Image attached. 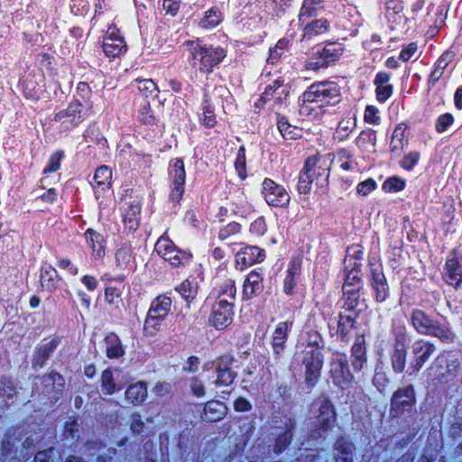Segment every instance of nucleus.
Returning <instances> with one entry per match:
<instances>
[{"label": "nucleus", "instance_id": "obj_1", "mask_svg": "<svg viewBox=\"0 0 462 462\" xmlns=\"http://www.w3.org/2000/svg\"><path fill=\"white\" fill-rule=\"evenodd\" d=\"M235 358L231 356H223L212 363L204 365L203 372L190 380V390L197 397H203L207 393L225 391V387L230 385L236 376L233 371Z\"/></svg>", "mask_w": 462, "mask_h": 462}, {"label": "nucleus", "instance_id": "obj_2", "mask_svg": "<svg viewBox=\"0 0 462 462\" xmlns=\"http://www.w3.org/2000/svg\"><path fill=\"white\" fill-rule=\"evenodd\" d=\"M339 94V88L333 82L324 81L312 84L300 97V114L317 117L324 106L338 102Z\"/></svg>", "mask_w": 462, "mask_h": 462}, {"label": "nucleus", "instance_id": "obj_3", "mask_svg": "<svg viewBox=\"0 0 462 462\" xmlns=\"http://www.w3.org/2000/svg\"><path fill=\"white\" fill-rule=\"evenodd\" d=\"M191 46L190 51L194 66H198L204 72L210 71L226 56L225 51L219 47H207L199 43H192Z\"/></svg>", "mask_w": 462, "mask_h": 462}, {"label": "nucleus", "instance_id": "obj_4", "mask_svg": "<svg viewBox=\"0 0 462 462\" xmlns=\"http://www.w3.org/2000/svg\"><path fill=\"white\" fill-rule=\"evenodd\" d=\"M459 365L460 362L453 355L441 354L435 359L430 370L438 380L448 383L457 376Z\"/></svg>", "mask_w": 462, "mask_h": 462}, {"label": "nucleus", "instance_id": "obj_5", "mask_svg": "<svg viewBox=\"0 0 462 462\" xmlns=\"http://www.w3.org/2000/svg\"><path fill=\"white\" fill-rule=\"evenodd\" d=\"M233 303L227 299L217 300L213 305L208 321L217 329H224L233 320Z\"/></svg>", "mask_w": 462, "mask_h": 462}, {"label": "nucleus", "instance_id": "obj_6", "mask_svg": "<svg viewBox=\"0 0 462 462\" xmlns=\"http://www.w3.org/2000/svg\"><path fill=\"white\" fill-rule=\"evenodd\" d=\"M263 195L265 201L273 207H286L290 203V195L286 189L270 179L263 182Z\"/></svg>", "mask_w": 462, "mask_h": 462}, {"label": "nucleus", "instance_id": "obj_7", "mask_svg": "<svg viewBox=\"0 0 462 462\" xmlns=\"http://www.w3.org/2000/svg\"><path fill=\"white\" fill-rule=\"evenodd\" d=\"M103 50L108 58H116L127 50L124 37L116 27H109L103 40Z\"/></svg>", "mask_w": 462, "mask_h": 462}, {"label": "nucleus", "instance_id": "obj_8", "mask_svg": "<svg viewBox=\"0 0 462 462\" xmlns=\"http://www.w3.org/2000/svg\"><path fill=\"white\" fill-rule=\"evenodd\" d=\"M81 108V103L74 101L65 110L55 114L54 121L60 123L63 130H69L83 121Z\"/></svg>", "mask_w": 462, "mask_h": 462}, {"label": "nucleus", "instance_id": "obj_9", "mask_svg": "<svg viewBox=\"0 0 462 462\" xmlns=\"http://www.w3.org/2000/svg\"><path fill=\"white\" fill-rule=\"evenodd\" d=\"M154 248L159 255L173 266L180 265L184 258H188L185 253L178 251L173 243L165 236L157 240Z\"/></svg>", "mask_w": 462, "mask_h": 462}, {"label": "nucleus", "instance_id": "obj_10", "mask_svg": "<svg viewBox=\"0 0 462 462\" xmlns=\"http://www.w3.org/2000/svg\"><path fill=\"white\" fill-rule=\"evenodd\" d=\"M415 402L414 392L411 386L398 390L392 398V413L398 416L404 411L410 410Z\"/></svg>", "mask_w": 462, "mask_h": 462}, {"label": "nucleus", "instance_id": "obj_11", "mask_svg": "<svg viewBox=\"0 0 462 462\" xmlns=\"http://www.w3.org/2000/svg\"><path fill=\"white\" fill-rule=\"evenodd\" d=\"M318 162L317 158H309L307 160L304 170L299 176L298 190L300 193H309L315 177L321 175L319 171L320 167H317Z\"/></svg>", "mask_w": 462, "mask_h": 462}, {"label": "nucleus", "instance_id": "obj_12", "mask_svg": "<svg viewBox=\"0 0 462 462\" xmlns=\"http://www.w3.org/2000/svg\"><path fill=\"white\" fill-rule=\"evenodd\" d=\"M435 346L430 342L419 340L412 345L413 361L411 366L414 370L419 371L434 353Z\"/></svg>", "mask_w": 462, "mask_h": 462}, {"label": "nucleus", "instance_id": "obj_13", "mask_svg": "<svg viewBox=\"0 0 462 462\" xmlns=\"http://www.w3.org/2000/svg\"><path fill=\"white\" fill-rule=\"evenodd\" d=\"M330 372L336 383L341 387H344V384H347L353 379L346 360L340 356H337L332 361Z\"/></svg>", "mask_w": 462, "mask_h": 462}, {"label": "nucleus", "instance_id": "obj_14", "mask_svg": "<svg viewBox=\"0 0 462 462\" xmlns=\"http://www.w3.org/2000/svg\"><path fill=\"white\" fill-rule=\"evenodd\" d=\"M408 337L405 334L396 336L394 352L392 356V365L395 371L402 372L406 363V348Z\"/></svg>", "mask_w": 462, "mask_h": 462}, {"label": "nucleus", "instance_id": "obj_15", "mask_svg": "<svg viewBox=\"0 0 462 462\" xmlns=\"http://www.w3.org/2000/svg\"><path fill=\"white\" fill-rule=\"evenodd\" d=\"M173 178V190L171 193V197L173 200L179 201L183 194L184 188L183 185L185 183L186 172L184 168V162L180 159H177L174 165L173 170L171 171Z\"/></svg>", "mask_w": 462, "mask_h": 462}, {"label": "nucleus", "instance_id": "obj_16", "mask_svg": "<svg viewBox=\"0 0 462 462\" xmlns=\"http://www.w3.org/2000/svg\"><path fill=\"white\" fill-rule=\"evenodd\" d=\"M329 28V23L326 19H318L306 24L304 33L301 38L303 43L316 41L319 37L325 34Z\"/></svg>", "mask_w": 462, "mask_h": 462}, {"label": "nucleus", "instance_id": "obj_17", "mask_svg": "<svg viewBox=\"0 0 462 462\" xmlns=\"http://www.w3.org/2000/svg\"><path fill=\"white\" fill-rule=\"evenodd\" d=\"M446 267L448 283L457 288L462 282V259L454 256L447 261Z\"/></svg>", "mask_w": 462, "mask_h": 462}, {"label": "nucleus", "instance_id": "obj_18", "mask_svg": "<svg viewBox=\"0 0 462 462\" xmlns=\"http://www.w3.org/2000/svg\"><path fill=\"white\" fill-rule=\"evenodd\" d=\"M227 411L226 406L219 401H209L205 404L203 420L208 421H217L223 419Z\"/></svg>", "mask_w": 462, "mask_h": 462}, {"label": "nucleus", "instance_id": "obj_19", "mask_svg": "<svg viewBox=\"0 0 462 462\" xmlns=\"http://www.w3.org/2000/svg\"><path fill=\"white\" fill-rule=\"evenodd\" d=\"M161 110L160 105L152 106L150 103L143 104L138 111V120L143 125H154L159 122Z\"/></svg>", "mask_w": 462, "mask_h": 462}, {"label": "nucleus", "instance_id": "obj_20", "mask_svg": "<svg viewBox=\"0 0 462 462\" xmlns=\"http://www.w3.org/2000/svg\"><path fill=\"white\" fill-rule=\"evenodd\" d=\"M291 328V322H279L273 333V348L276 354L281 353L284 349V345L288 337V332Z\"/></svg>", "mask_w": 462, "mask_h": 462}, {"label": "nucleus", "instance_id": "obj_21", "mask_svg": "<svg viewBox=\"0 0 462 462\" xmlns=\"http://www.w3.org/2000/svg\"><path fill=\"white\" fill-rule=\"evenodd\" d=\"M147 387L143 382H137L129 385L125 393L126 401L134 405L143 402L147 398Z\"/></svg>", "mask_w": 462, "mask_h": 462}, {"label": "nucleus", "instance_id": "obj_22", "mask_svg": "<svg viewBox=\"0 0 462 462\" xmlns=\"http://www.w3.org/2000/svg\"><path fill=\"white\" fill-rule=\"evenodd\" d=\"M126 206L124 208V224L129 230H135L140 222V204L137 200H133L127 202Z\"/></svg>", "mask_w": 462, "mask_h": 462}, {"label": "nucleus", "instance_id": "obj_23", "mask_svg": "<svg viewBox=\"0 0 462 462\" xmlns=\"http://www.w3.org/2000/svg\"><path fill=\"white\" fill-rule=\"evenodd\" d=\"M390 75L385 72L377 74L374 79L376 86V97L380 102H384L393 93V87L389 84Z\"/></svg>", "mask_w": 462, "mask_h": 462}, {"label": "nucleus", "instance_id": "obj_24", "mask_svg": "<svg viewBox=\"0 0 462 462\" xmlns=\"http://www.w3.org/2000/svg\"><path fill=\"white\" fill-rule=\"evenodd\" d=\"M263 279L256 272H251L243 285V293L245 298L249 299L259 293L263 290Z\"/></svg>", "mask_w": 462, "mask_h": 462}, {"label": "nucleus", "instance_id": "obj_25", "mask_svg": "<svg viewBox=\"0 0 462 462\" xmlns=\"http://www.w3.org/2000/svg\"><path fill=\"white\" fill-rule=\"evenodd\" d=\"M171 300L169 297L159 296L152 303L148 312L158 318L164 319L171 310Z\"/></svg>", "mask_w": 462, "mask_h": 462}, {"label": "nucleus", "instance_id": "obj_26", "mask_svg": "<svg viewBox=\"0 0 462 462\" xmlns=\"http://www.w3.org/2000/svg\"><path fill=\"white\" fill-rule=\"evenodd\" d=\"M116 264L120 269H133L132 248L129 245H125L116 251Z\"/></svg>", "mask_w": 462, "mask_h": 462}, {"label": "nucleus", "instance_id": "obj_27", "mask_svg": "<svg viewBox=\"0 0 462 462\" xmlns=\"http://www.w3.org/2000/svg\"><path fill=\"white\" fill-rule=\"evenodd\" d=\"M411 322L414 328L421 334H427L430 327L434 322L423 311L416 310L412 312Z\"/></svg>", "mask_w": 462, "mask_h": 462}, {"label": "nucleus", "instance_id": "obj_28", "mask_svg": "<svg viewBox=\"0 0 462 462\" xmlns=\"http://www.w3.org/2000/svg\"><path fill=\"white\" fill-rule=\"evenodd\" d=\"M86 238L89 245L92 247L96 256L100 258L104 255L103 237L95 230L89 228L86 231Z\"/></svg>", "mask_w": 462, "mask_h": 462}, {"label": "nucleus", "instance_id": "obj_29", "mask_svg": "<svg viewBox=\"0 0 462 462\" xmlns=\"http://www.w3.org/2000/svg\"><path fill=\"white\" fill-rule=\"evenodd\" d=\"M427 334L434 336L445 343L452 342L455 337L454 334L448 328L435 321L432 323L431 327H430Z\"/></svg>", "mask_w": 462, "mask_h": 462}, {"label": "nucleus", "instance_id": "obj_30", "mask_svg": "<svg viewBox=\"0 0 462 462\" xmlns=\"http://www.w3.org/2000/svg\"><path fill=\"white\" fill-rule=\"evenodd\" d=\"M106 355L110 358H117L124 354L123 347L116 335H109L106 337Z\"/></svg>", "mask_w": 462, "mask_h": 462}, {"label": "nucleus", "instance_id": "obj_31", "mask_svg": "<svg viewBox=\"0 0 462 462\" xmlns=\"http://www.w3.org/2000/svg\"><path fill=\"white\" fill-rule=\"evenodd\" d=\"M55 346L56 344L53 341H51L40 346L33 358L32 366L34 368L42 367L45 360L49 357L50 354L55 348Z\"/></svg>", "mask_w": 462, "mask_h": 462}, {"label": "nucleus", "instance_id": "obj_32", "mask_svg": "<svg viewBox=\"0 0 462 462\" xmlns=\"http://www.w3.org/2000/svg\"><path fill=\"white\" fill-rule=\"evenodd\" d=\"M322 0H304L300 10L299 19L304 22V18L312 17L317 14L318 9L321 6Z\"/></svg>", "mask_w": 462, "mask_h": 462}, {"label": "nucleus", "instance_id": "obj_33", "mask_svg": "<svg viewBox=\"0 0 462 462\" xmlns=\"http://www.w3.org/2000/svg\"><path fill=\"white\" fill-rule=\"evenodd\" d=\"M278 129L286 139L294 140L301 135V129L290 125L285 119H280L278 121Z\"/></svg>", "mask_w": 462, "mask_h": 462}, {"label": "nucleus", "instance_id": "obj_34", "mask_svg": "<svg viewBox=\"0 0 462 462\" xmlns=\"http://www.w3.org/2000/svg\"><path fill=\"white\" fill-rule=\"evenodd\" d=\"M101 389L102 392L106 394H113L116 390V383L115 382V378L110 370L106 369L102 373L101 375ZM120 389V387H118Z\"/></svg>", "mask_w": 462, "mask_h": 462}, {"label": "nucleus", "instance_id": "obj_35", "mask_svg": "<svg viewBox=\"0 0 462 462\" xmlns=\"http://www.w3.org/2000/svg\"><path fill=\"white\" fill-rule=\"evenodd\" d=\"M222 21L221 14L216 9H210L205 13L204 18L200 21V26L203 28L214 27Z\"/></svg>", "mask_w": 462, "mask_h": 462}, {"label": "nucleus", "instance_id": "obj_36", "mask_svg": "<svg viewBox=\"0 0 462 462\" xmlns=\"http://www.w3.org/2000/svg\"><path fill=\"white\" fill-rule=\"evenodd\" d=\"M405 128L399 125L393 131L391 142V151L395 152L403 149L405 144L404 139Z\"/></svg>", "mask_w": 462, "mask_h": 462}, {"label": "nucleus", "instance_id": "obj_37", "mask_svg": "<svg viewBox=\"0 0 462 462\" xmlns=\"http://www.w3.org/2000/svg\"><path fill=\"white\" fill-rule=\"evenodd\" d=\"M162 319H163L158 318L155 315H152V313L148 312L143 325L145 333L150 336H154L160 329L161 322Z\"/></svg>", "mask_w": 462, "mask_h": 462}, {"label": "nucleus", "instance_id": "obj_38", "mask_svg": "<svg viewBox=\"0 0 462 462\" xmlns=\"http://www.w3.org/2000/svg\"><path fill=\"white\" fill-rule=\"evenodd\" d=\"M58 277L55 269L49 268L44 270L41 275V283L47 290H52L56 287V279Z\"/></svg>", "mask_w": 462, "mask_h": 462}, {"label": "nucleus", "instance_id": "obj_39", "mask_svg": "<svg viewBox=\"0 0 462 462\" xmlns=\"http://www.w3.org/2000/svg\"><path fill=\"white\" fill-rule=\"evenodd\" d=\"M234 206V213L236 215L241 216L242 217H245L252 211L251 204L244 196H239L236 198Z\"/></svg>", "mask_w": 462, "mask_h": 462}, {"label": "nucleus", "instance_id": "obj_40", "mask_svg": "<svg viewBox=\"0 0 462 462\" xmlns=\"http://www.w3.org/2000/svg\"><path fill=\"white\" fill-rule=\"evenodd\" d=\"M177 291L184 299L193 300L197 295V285L186 280L177 288Z\"/></svg>", "mask_w": 462, "mask_h": 462}, {"label": "nucleus", "instance_id": "obj_41", "mask_svg": "<svg viewBox=\"0 0 462 462\" xmlns=\"http://www.w3.org/2000/svg\"><path fill=\"white\" fill-rule=\"evenodd\" d=\"M112 179V171L107 166L99 167L94 176V180L97 185H109Z\"/></svg>", "mask_w": 462, "mask_h": 462}, {"label": "nucleus", "instance_id": "obj_42", "mask_svg": "<svg viewBox=\"0 0 462 462\" xmlns=\"http://www.w3.org/2000/svg\"><path fill=\"white\" fill-rule=\"evenodd\" d=\"M404 186V180L398 177H392L384 181L383 189L386 192H396L403 189Z\"/></svg>", "mask_w": 462, "mask_h": 462}, {"label": "nucleus", "instance_id": "obj_43", "mask_svg": "<svg viewBox=\"0 0 462 462\" xmlns=\"http://www.w3.org/2000/svg\"><path fill=\"white\" fill-rule=\"evenodd\" d=\"M236 291L234 281L228 280L221 286L217 300L227 299V300L230 301V300L235 299Z\"/></svg>", "mask_w": 462, "mask_h": 462}, {"label": "nucleus", "instance_id": "obj_44", "mask_svg": "<svg viewBox=\"0 0 462 462\" xmlns=\"http://www.w3.org/2000/svg\"><path fill=\"white\" fill-rule=\"evenodd\" d=\"M106 300L112 305L118 306L122 301L121 291L116 287H106L105 291Z\"/></svg>", "mask_w": 462, "mask_h": 462}, {"label": "nucleus", "instance_id": "obj_45", "mask_svg": "<svg viewBox=\"0 0 462 462\" xmlns=\"http://www.w3.org/2000/svg\"><path fill=\"white\" fill-rule=\"evenodd\" d=\"M137 88L145 96L152 95L157 90L155 83L150 79L137 80Z\"/></svg>", "mask_w": 462, "mask_h": 462}, {"label": "nucleus", "instance_id": "obj_46", "mask_svg": "<svg viewBox=\"0 0 462 462\" xmlns=\"http://www.w3.org/2000/svg\"><path fill=\"white\" fill-rule=\"evenodd\" d=\"M377 187V184L374 180L367 179L362 182H360L356 187L357 194L361 196H367L370 192L374 190Z\"/></svg>", "mask_w": 462, "mask_h": 462}, {"label": "nucleus", "instance_id": "obj_47", "mask_svg": "<svg viewBox=\"0 0 462 462\" xmlns=\"http://www.w3.org/2000/svg\"><path fill=\"white\" fill-rule=\"evenodd\" d=\"M274 84L276 85L273 93V99L275 102H282L283 98H285L289 93V90L286 86H283V81L280 79H275Z\"/></svg>", "mask_w": 462, "mask_h": 462}, {"label": "nucleus", "instance_id": "obj_48", "mask_svg": "<svg viewBox=\"0 0 462 462\" xmlns=\"http://www.w3.org/2000/svg\"><path fill=\"white\" fill-rule=\"evenodd\" d=\"M63 156L62 152H54L51 158L48 165L44 169V173L56 171L60 166V160Z\"/></svg>", "mask_w": 462, "mask_h": 462}, {"label": "nucleus", "instance_id": "obj_49", "mask_svg": "<svg viewBox=\"0 0 462 462\" xmlns=\"http://www.w3.org/2000/svg\"><path fill=\"white\" fill-rule=\"evenodd\" d=\"M236 170L240 176V178H245V154L244 147H241L238 151L236 162Z\"/></svg>", "mask_w": 462, "mask_h": 462}, {"label": "nucleus", "instance_id": "obj_50", "mask_svg": "<svg viewBox=\"0 0 462 462\" xmlns=\"http://www.w3.org/2000/svg\"><path fill=\"white\" fill-rule=\"evenodd\" d=\"M295 274L296 269L291 268L289 270L286 278L284 279L283 290L284 292L288 295L291 294L293 291V288L295 286Z\"/></svg>", "mask_w": 462, "mask_h": 462}, {"label": "nucleus", "instance_id": "obj_51", "mask_svg": "<svg viewBox=\"0 0 462 462\" xmlns=\"http://www.w3.org/2000/svg\"><path fill=\"white\" fill-rule=\"evenodd\" d=\"M420 159V152H412L404 156L402 160L401 164L405 170H411L413 166L418 162Z\"/></svg>", "mask_w": 462, "mask_h": 462}, {"label": "nucleus", "instance_id": "obj_52", "mask_svg": "<svg viewBox=\"0 0 462 462\" xmlns=\"http://www.w3.org/2000/svg\"><path fill=\"white\" fill-rule=\"evenodd\" d=\"M288 41L282 39L280 40L276 45L270 50L269 60L273 63L281 56L282 51L287 47Z\"/></svg>", "mask_w": 462, "mask_h": 462}, {"label": "nucleus", "instance_id": "obj_53", "mask_svg": "<svg viewBox=\"0 0 462 462\" xmlns=\"http://www.w3.org/2000/svg\"><path fill=\"white\" fill-rule=\"evenodd\" d=\"M201 123L208 128H212L216 125L217 120L215 118L214 111L209 107L205 108Z\"/></svg>", "mask_w": 462, "mask_h": 462}, {"label": "nucleus", "instance_id": "obj_54", "mask_svg": "<svg viewBox=\"0 0 462 462\" xmlns=\"http://www.w3.org/2000/svg\"><path fill=\"white\" fill-rule=\"evenodd\" d=\"M453 123V116L450 114H445L439 116L436 130L439 133L444 132Z\"/></svg>", "mask_w": 462, "mask_h": 462}, {"label": "nucleus", "instance_id": "obj_55", "mask_svg": "<svg viewBox=\"0 0 462 462\" xmlns=\"http://www.w3.org/2000/svg\"><path fill=\"white\" fill-rule=\"evenodd\" d=\"M239 230H240V225L239 224H237L236 222L229 223L224 229H222L220 231L219 237L221 239H226L231 234L238 233Z\"/></svg>", "mask_w": 462, "mask_h": 462}, {"label": "nucleus", "instance_id": "obj_56", "mask_svg": "<svg viewBox=\"0 0 462 462\" xmlns=\"http://www.w3.org/2000/svg\"><path fill=\"white\" fill-rule=\"evenodd\" d=\"M417 51V44L410 43L400 53V59L403 61L409 60Z\"/></svg>", "mask_w": 462, "mask_h": 462}, {"label": "nucleus", "instance_id": "obj_57", "mask_svg": "<svg viewBox=\"0 0 462 462\" xmlns=\"http://www.w3.org/2000/svg\"><path fill=\"white\" fill-rule=\"evenodd\" d=\"M374 139V136L373 134L363 132L357 137L356 144L359 148H365L366 144L368 143H372V144L374 145V143H373Z\"/></svg>", "mask_w": 462, "mask_h": 462}, {"label": "nucleus", "instance_id": "obj_58", "mask_svg": "<svg viewBox=\"0 0 462 462\" xmlns=\"http://www.w3.org/2000/svg\"><path fill=\"white\" fill-rule=\"evenodd\" d=\"M320 55L323 60L328 61L327 60L328 58L334 59L335 57H337L338 51H337L335 45L333 43H330L324 48Z\"/></svg>", "mask_w": 462, "mask_h": 462}, {"label": "nucleus", "instance_id": "obj_59", "mask_svg": "<svg viewBox=\"0 0 462 462\" xmlns=\"http://www.w3.org/2000/svg\"><path fill=\"white\" fill-rule=\"evenodd\" d=\"M240 261L244 265H251L254 263L258 262V257L249 256L247 255V253L241 251L236 255V263H239Z\"/></svg>", "mask_w": 462, "mask_h": 462}, {"label": "nucleus", "instance_id": "obj_60", "mask_svg": "<svg viewBox=\"0 0 462 462\" xmlns=\"http://www.w3.org/2000/svg\"><path fill=\"white\" fill-rule=\"evenodd\" d=\"M378 110L374 106H368L365 112V119L369 123H376L378 121L377 116Z\"/></svg>", "mask_w": 462, "mask_h": 462}, {"label": "nucleus", "instance_id": "obj_61", "mask_svg": "<svg viewBox=\"0 0 462 462\" xmlns=\"http://www.w3.org/2000/svg\"><path fill=\"white\" fill-rule=\"evenodd\" d=\"M162 8L171 15H174L179 8V5L174 0H163Z\"/></svg>", "mask_w": 462, "mask_h": 462}, {"label": "nucleus", "instance_id": "obj_62", "mask_svg": "<svg viewBox=\"0 0 462 462\" xmlns=\"http://www.w3.org/2000/svg\"><path fill=\"white\" fill-rule=\"evenodd\" d=\"M234 407L237 411H247L251 409V404L246 399L241 397L236 400Z\"/></svg>", "mask_w": 462, "mask_h": 462}, {"label": "nucleus", "instance_id": "obj_63", "mask_svg": "<svg viewBox=\"0 0 462 462\" xmlns=\"http://www.w3.org/2000/svg\"><path fill=\"white\" fill-rule=\"evenodd\" d=\"M143 423L138 415H134L131 423V429L134 433H140L142 431Z\"/></svg>", "mask_w": 462, "mask_h": 462}, {"label": "nucleus", "instance_id": "obj_64", "mask_svg": "<svg viewBox=\"0 0 462 462\" xmlns=\"http://www.w3.org/2000/svg\"><path fill=\"white\" fill-rule=\"evenodd\" d=\"M375 290H376L375 296H376L377 300L383 301L387 296V287L384 284L381 283V284L377 285Z\"/></svg>", "mask_w": 462, "mask_h": 462}]
</instances>
